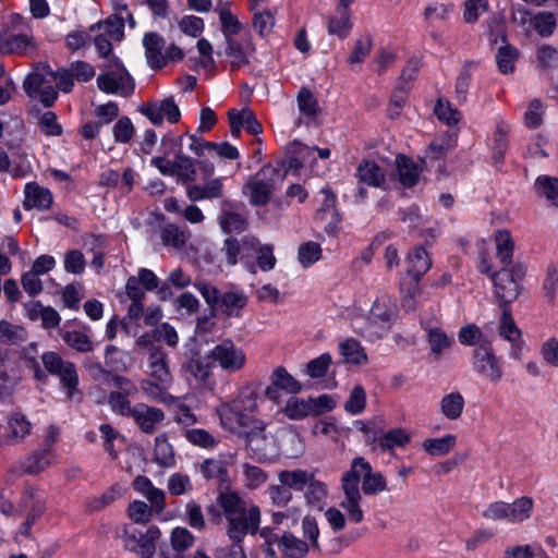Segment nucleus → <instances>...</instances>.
Instances as JSON below:
<instances>
[{
    "label": "nucleus",
    "instance_id": "f257e3e1",
    "mask_svg": "<svg viewBox=\"0 0 558 558\" xmlns=\"http://www.w3.org/2000/svg\"><path fill=\"white\" fill-rule=\"evenodd\" d=\"M256 399L252 391L242 392L236 399L217 408L221 426L243 437L252 450H259V441L266 439V423L250 415L257 409Z\"/></svg>",
    "mask_w": 558,
    "mask_h": 558
},
{
    "label": "nucleus",
    "instance_id": "f03ea898",
    "mask_svg": "<svg viewBox=\"0 0 558 558\" xmlns=\"http://www.w3.org/2000/svg\"><path fill=\"white\" fill-rule=\"evenodd\" d=\"M29 350L37 353L36 343H31L23 350V360L26 368L32 369L34 378L38 381H46L48 374L59 377L62 389L68 399L81 396L77 388L78 374L74 363L64 361L57 352L47 351L41 355L44 369L40 367L37 356H29Z\"/></svg>",
    "mask_w": 558,
    "mask_h": 558
},
{
    "label": "nucleus",
    "instance_id": "7ed1b4c3",
    "mask_svg": "<svg viewBox=\"0 0 558 558\" xmlns=\"http://www.w3.org/2000/svg\"><path fill=\"white\" fill-rule=\"evenodd\" d=\"M147 355L148 378L143 380L142 389L156 401L171 403L173 397L168 390L172 385V376L168 366L167 352L159 345L150 344L147 348Z\"/></svg>",
    "mask_w": 558,
    "mask_h": 558
},
{
    "label": "nucleus",
    "instance_id": "20e7f679",
    "mask_svg": "<svg viewBox=\"0 0 558 558\" xmlns=\"http://www.w3.org/2000/svg\"><path fill=\"white\" fill-rule=\"evenodd\" d=\"M396 318V313L383 302H374L368 316L356 317L352 320L355 333L369 342H375L385 337L390 330Z\"/></svg>",
    "mask_w": 558,
    "mask_h": 558
},
{
    "label": "nucleus",
    "instance_id": "39448f33",
    "mask_svg": "<svg viewBox=\"0 0 558 558\" xmlns=\"http://www.w3.org/2000/svg\"><path fill=\"white\" fill-rule=\"evenodd\" d=\"M259 537L264 541L260 545L264 553L271 557L281 554L286 558H302L310 553L314 554L313 548L305 539H301L288 531L279 536L271 527L265 526L262 527Z\"/></svg>",
    "mask_w": 558,
    "mask_h": 558
},
{
    "label": "nucleus",
    "instance_id": "423d86ee",
    "mask_svg": "<svg viewBox=\"0 0 558 558\" xmlns=\"http://www.w3.org/2000/svg\"><path fill=\"white\" fill-rule=\"evenodd\" d=\"M194 287L210 307L211 317H215V312L219 310L229 317H240L241 311L247 304V296L240 290L221 293L215 286L205 281H198Z\"/></svg>",
    "mask_w": 558,
    "mask_h": 558
},
{
    "label": "nucleus",
    "instance_id": "0eeeda50",
    "mask_svg": "<svg viewBox=\"0 0 558 558\" xmlns=\"http://www.w3.org/2000/svg\"><path fill=\"white\" fill-rule=\"evenodd\" d=\"M526 267L521 264L513 266L502 267L499 271L490 275L494 287L495 295L498 299L500 306H509L521 293V280L525 276Z\"/></svg>",
    "mask_w": 558,
    "mask_h": 558
},
{
    "label": "nucleus",
    "instance_id": "6e6552de",
    "mask_svg": "<svg viewBox=\"0 0 558 558\" xmlns=\"http://www.w3.org/2000/svg\"><path fill=\"white\" fill-rule=\"evenodd\" d=\"M275 177L283 180L279 168L267 165L260 169L255 178L248 180L243 186V192L248 196L250 203L254 206L266 205L275 190Z\"/></svg>",
    "mask_w": 558,
    "mask_h": 558
},
{
    "label": "nucleus",
    "instance_id": "1a4fd4ad",
    "mask_svg": "<svg viewBox=\"0 0 558 558\" xmlns=\"http://www.w3.org/2000/svg\"><path fill=\"white\" fill-rule=\"evenodd\" d=\"M532 508L533 500L529 497H521L511 504L504 501L492 502L483 511L482 515L493 521L506 520L511 523H518L530 518Z\"/></svg>",
    "mask_w": 558,
    "mask_h": 558
},
{
    "label": "nucleus",
    "instance_id": "9d476101",
    "mask_svg": "<svg viewBox=\"0 0 558 558\" xmlns=\"http://www.w3.org/2000/svg\"><path fill=\"white\" fill-rule=\"evenodd\" d=\"M472 369L481 378L498 384L504 375L502 363L489 343H482L473 350Z\"/></svg>",
    "mask_w": 558,
    "mask_h": 558
},
{
    "label": "nucleus",
    "instance_id": "9b49d317",
    "mask_svg": "<svg viewBox=\"0 0 558 558\" xmlns=\"http://www.w3.org/2000/svg\"><path fill=\"white\" fill-rule=\"evenodd\" d=\"M160 535V530L156 525H150L145 533L129 525L122 529L124 547L143 558H150L154 555Z\"/></svg>",
    "mask_w": 558,
    "mask_h": 558
},
{
    "label": "nucleus",
    "instance_id": "f8f14e48",
    "mask_svg": "<svg viewBox=\"0 0 558 558\" xmlns=\"http://www.w3.org/2000/svg\"><path fill=\"white\" fill-rule=\"evenodd\" d=\"M211 362L227 373H236L246 364L245 352L230 339H225L208 351Z\"/></svg>",
    "mask_w": 558,
    "mask_h": 558
},
{
    "label": "nucleus",
    "instance_id": "ddd939ff",
    "mask_svg": "<svg viewBox=\"0 0 558 558\" xmlns=\"http://www.w3.org/2000/svg\"><path fill=\"white\" fill-rule=\"evenodd\" d=\"M240 513L228 522L227 534L233 542H242L246 535L259 534L262 530V512L256 504L251 501V505Z\"/></svg>",
    "mask_w": 558,
    "mask_h": 558
},
{
    "label": "nucleus",
    "instance_id": "4468645a",
    "mask_svg": "<svg viewBox=\"0 0 558 558\" xmlns=\"http://www.w3.org/2000/svg\"><path fill=\"white\" fill-rule=\"evenodd\" d=\"M98 88L106 94L128 97L134 93L135 84L126 69L117 62L113 68L97 77Z\"/></svg>",
    "mask_w": 558,
    "mask_h": 558
},
{
    "label": "nucleus",
    "instance_id": "2eb2a0df",
    "mask_svg": "<svg viewBox=\"0 0 558 558\" xmlns=\"http://www.w3.org/2000/svg\"><path fill=\"white\" fill-rule=\"evenodd\" d=\"M137 110L156 126H160L163 120L172 124L177 123L181 118L179 106L175 104L173 97H168L159 101L144 102Z\"/></svg>",
    "mask_w": 558,
    "mask_h": 558
},
{
    "label": "nucleus",
    "instance_id": "dca6fc26",
    "mask_svg": "<svg viewBox=\"0 0 558 558\" xmlns=\"http://www.w3.org/2000/svg\"><path fill=\"white\" fill-rule=\"evenodd\" d=\"M53 444L54 439H44L37 450H34L20 460L19 466L21 471L32 475L45 471L54 460V452L52 450Z\"/></svg>",
    "mask_w": 558,
    "mask_h": 558
},
{
    "label": "nucleus",
    "instance_id": "f3484780",
    "mask_svg": "<svg viewBox=\"0 0 558 558\" xmlns=\"http://www.w3.org/2000/svg\"><path fill=\"white\" fill-rule=\"evenodd\" d=\"M211 357L197 350H191L182 363L185 376L192 377L197 384H205L211 375Z\"/></svg>",
    "mask_w": 558,
    "mask_h": 558
},
{
    "label": "nucleus",
    "instance_id": "a211bd4d",
    "mask_svg": "<svg viewBox=\"0 0 558 558\" xmlns=\"http://www.w3.org/2000/svg\"><path fill=\"white\" fill-rule=\"evenodd\" d=\"M20 380L21 376L14 362L10 359L9 352L0 348V401L9 399L13 395Z\"/></svg>",
    "mask_w": 558,
    "mask_h": 558
},
{
    "label": "nucleus",
    "instance_id": "6ab92c4d",
    "mask_svg": "<svg viewBox=\"0 0 558 558\" xmlns=\"http://www.w3.org/2000/svg\"><path fill=\"white\" fill-rule=\"evenodd\" d=\"M33 428L32 423L26 415L21 411L12 412L7 420L5 437L1 440L2 447L13 446L24 441L31 434Z\"/></svg>",
    "mask_w": 558,
    "mask_h": 558
},
{
    "label": "nucleus",
    "instance_id": "aec40b11",
    "mask_svg": "<svg viewBox=\"0 0 558 558\" xmlns=\"http://www.w3.org/2000/svg\"><path fill=\"white\" fill-rule=\"evenodd\" d=\"M226 56L230 60L232 70H238L250 62V58L255 52V46L251 38H228L226 39Z\"/></svg>",
    "mask_w": 558,
    "mask_h": 558
},
{
    "label": "nucleus",
    "instance_id": "412c9836",
    "mask_svg": "<svg viewBox=\"0 0 558 558\" xmlns=\"http://www.w3.org/2000/svg\"><path fill=\"white\" fill-rule=\"evenodd\" d=\"M54 83V72L48 63L40 62L33 68L23 82V89L31 98H37L38 90Z\"/></svg>",
    "mask_w": 558,
    "mask_h": 558
},
{
    "label": "nucleus",
    "instance_id": "4be33fe9",
    "mask_svg": "<svg viewBox=\"0 0 558 558\" xmlns=\"http://www.w3.org/2000/svg\"><path fill=\"white\" fill-rule=\"evenodd\" d=\"M131 416L142 432L151 434L155 432L156 425L163 421L165 413L158 408L137 403L133 407Z\"/></svg>",
    "mask_w": 558,
    "mask_h": 558
},
{
    "label": "nucleus",
    "instance_id": "5701e85b",
    "mask_svg": "<svg viewBox=\"0 0 558 558\" xmlns=\"http://www.w3.org/2000/svg\"><path fill=\"white\" fill-rule=\"evenodd\" d=\"M24 202L23 206L26 210L38 209L47 210L53 203L51 192L47 187L40 186L36 182H28L24 189Z\"/></svg>",
    "mask_w": 558,
    "mask_h": 558
},
{
    "label": "nucleus",
    "instance_id": "b1692460",
    "mask_svg": "<svg viewBox=\"0 0 558 558\" xmlns=\"http://www.w3.org/2000/svg\"><path fill=\"white\" fill-rule=\"evenodd\" d=\"M401 307L405 312H414L418 305L425 300L421 286V279L405 278L400 284Z\"/></svg>",
    "mask_w": 558,
    "mask_h": 558
},
{
    "label": "nucleus",
    "instance_id": "393cba45",
    "mask_svg": "<svg viewBox=\"0 0 558 558\" xmlns=\"http://www.w3.org/2000/svg\"><path fill=\"white\" fill-rule=\"evenodd\" d=\"M366 471H369V462L363 457L354 458L350 470L345 471L341 477L343 493H361L360 482L364 480Z\"/></svg>",
    "mask_w": 558,
    "mask_h": 558
},
{
    "label": "nucleus",
    "instance_id": "a878e982",
    "mask_svg": "<svg viewBox=\"0 0 558 558\" xmlns=\"http://www.w3.org/2000/svg\"><path fill=\"white\" fill-rule=\"evenodd\" d=\"M257 244L258 240L254 236H244L242 240L230 236L225 240L221 252L225 254L227 263L233 266L240 258H243L246 251L255 248Z\"/></svg>",
    "mask_w": 558,
    "mask_h": 558
},
{
    "label": "nucleus",
    "instance_id": "bb28decb",
    "mask_svg": "<svg viewBox=\"0 0 558 558\" xmlns=\"http://www.w3.org/2000/svg\"><path fill=\"white\" fill-rule=\"evenodd\" d=\"M143 46L145 48V57L147 60V64L154 70H159L163 68V38L158 33H147L143 37Z\"/></svg>",
    "mask_w": 558,
    "mask_h": 558
},
{
    "label": "nucleus",
    "instance_id": "cd10ccee",
    "mask_svg": "<svg viewBox=\"0 0 558 558\" xmlns=\"http://www.w3.org/2000/svg\"><path fill=\"white\" fill-rule=\"evenodd\" d=\"M186 196L191 202L220 198L223 196L222 179L215 178L204 185H189L186 187Z\"/></svg>",
    "mask_w": 558,
    "mask_h": 558
},
{
    "label": "nucleus",
    "instance_id": "c85d7f7f",
    "mask_svg": "<svg viewBox=\"0 0 558 558\" xmlns=\"http://www.w3.org/2000/svg\"><path fill=\"white\" fill-rule=\"evenodd\" d=\"M219 17L221 25V33L225 39L233 38L242 31V24L239 19L231 11V3L229 1L218 2L214 9Z\"/></svg>",
    "mask_w": 558,
    "mask_h": 558
},
{
    "label": "nucleus",
    "instance_id": "c756f323",
    "mask_svg": "<svg viewBox=\"0 0 558 558\" xmlns=\"http://www.w3.org/2000/svg\"><path fill=\"white\" fill-rule=\"evenodd\" d=\"M217 504L229 522L232 518L240 515L251 502L246 501L239 493L226 490L219 494Z\"/></svg>",
    "mask_w": 558,
    "mask_h": 558
},
{
    "label": "nucleus",
    "instance_id": "7c9ffc66",
    "mask_svg": "<svg viewBox=\"0 0 558 558\" xmlns=\"http://www.w3.org/2000/svg\"><path fill=\"white\" fill-rule=\"evenodd\" d=\"M421 326L427 335V341L430 351L435 355H441L452 343L449 337L441 328L434 326L430 322L421 319Z\"/></svg>",
    "mask_w": 558,
    "mask_h": 558
},
{
    "label": "nucleus",
    "instance_id": "2f4dec72",
    "mask_svg": "<svg viewBox=\"0 0 558 558\" xmlns=\"http://www.w3.org/2000/svg\"><path fill=\"white\" fill-rule=\"evenodd\" d=\"M432 267V259L422 246L414 247L408 255V269L409 278L421 279Z\"/></svg>",
    "mask_w": 558,
    "mask_h": 558
},
{
    "label": "nucleus",
    "instance_id": "473e14b6",
    "mask_svg": "<svg viewBox=\"0 0 558 558\" xmlns=\"http://www.w3.org/2000/svg\"><path fill=\"white\" fill-rule=\"evenodd\" d=\"M36 48L34 38L26 34H12L1 39L0 50L4 53L27 54Z\"/></svg>",
    "mask_w": 558,
    "mask_h": 558
},
{
    "label": "nucleus",
    "instance_id": "72a5a7b5",
    "mask_svg": "<svg viewBox=\"0 0 558 558\" xmlns=\"http://www.w3.org/2000/svg\"><path fill=\"white\" fill-rule=\"evenodd\" d=\"M361 183L372 187H380L385 182V170L373 160H363L356 169Z\"/></svg>",
    "mask_w": 558,
    "mask_h": 558
},
{
    "label": "nucleus",
    "instance_id": "f704fd0d",
    "mask_svg": "<svg viewBox=\"0 0 558 558\" xmlns=\"http://www.w3.org/2000/svg\"><path fill=\"white\" fill-rule=\"evenodd\" d=\"M464 404L463 396L458 391H452L440 399L439 408L447 420L456 421L461 417Z\"/></svg>",
    "mask_w": 558,
    "mask_h": 558
},
{
    "label": "nucleus",
    "instance_id": "c9c22d12",
    "mask_svg": "<svg viewBox=\"0 0 558 558\" xmlns=\"http://www.w3.org/2000/svg\"><path fill=\"white\" fill-rule=\"evenodd\" d=\"M399 181L404 187L414 186L420 178L417 165L410 158L399 155L396 159Z\"/></svg>",
    "mask_w": 558,
    "mask_h": 558
},
{
    "label": "nucleus",
    "instance_id": "e433bc0d",
    "mask_svg": "<svg viewBox=\"0 0 558 558\" xmlns=\"http://www.w3.org/2000/svg\"><path fill=\"white\" fill-rule=\"evenodd\" d=\"M289 420L300 421L313 414V402L310 399L290 397L280 410Z\"/></svg>",
    "mask_w": 558,
    "mask_h": 558
},
{
    "label": "nucleus",
    "instance_id": "4c0bfd02",
    "mask_svg": "<svg viewBox=\"0 0 558 558\" xmlns=\"http://www.w3.org/2000/svg\"><path fill=\"white\" fill-rule=\"evenodd\" d=\"M496 257L504 265L509 267L512 262L514 242L509 231L499 230L495 234Z\"/></svg>",
    "mask_w": 558,
    "mask_h": 558
},
{
    "label": "nucleus",
    "instance_id": "58836bf2",
    "mask_svg": "<svg viewBox=\"0 0 558 558\" xmlns=\"http://www.w3.org/2000/svg\"><path fill=\"white\" fill-rule=\"evenodd\" d=\"M312 474L302 469L282 470L278 473V481L290 490H303Z\"/></svg>",
    "mask_w": 558,
    "mask_h": 558
},
{
    "label": "nucleus",
    "instance_id": "ea45409f",
    "mask_svg": "<svg viewBox=\"0 0 558 558\" xmlns=\"http://www.w3.org/2000/svg\"><path fill=\"white\" fill-rule=\"evenodd\" d=\"M99 432L104 440V450L111 457V459H118L119 448L117 449L116 447L124 445V436L114 429L110 424H101L99 426Z\"/></svg>",
    "mask_w": 558,
    "mask_h": 558
},
{
    "label": "nucleus",
    "instance_id": "a19ab883",
    "mask_svg": "<svg viewBox=\"0 0 558 558\" xmlns=\"http://www.w3.org/2000/svg\"><path fill=\"white\" fill-rule=\"evenodd\" d=\"M60 336L64 343L71 349L81 352L88 353L94 350V344L89 336L80 330H62Z\"/></svg>",
    "mask_w": 558,
    "mask_h": 558
},
{
    "label": "nucleus",
    "instance_id": "79ce46f5",
    "mask_svg": "<svg viewBox=\"0 0 558 558\" xmlns=\"http://www.w3.org/2000/svg\"><path fill=\"white\" fill-rule=\"evenodd\" d=\"M340 354L345 363L362 365L367 362V355L361 343L352 338L344 340L339 345Z\"/></svg>",
    "mask_w": 558,
    "mask_h": 558
},
{
    "label": "nucleus",
    "instance_id": "37998d69",
    "mask_svg": "<svg viewBox=\"0 0 558 558\" xmlns=\"http://www.w3.org/2000/svg\"><path fill=\"white\" fill-rule=\"evenodd\" d=\"M270 381L287 393L296 395L302 390L301 383L282 366L274 369Z\"/></svg>",
    "mask_w": 558,
    "mask_h": 558
},
{
    "label": "nucleus",
    "instance_id": "c03bdc74",
    "mask_svg": "<svg viewBox=\"0 0 558 558\" xmlns=\"http://www.w3.org/2000/svg\"><path fill=\"white\" fill-rule=\"evenodd\" d=\"M154 461L162 468H173L175 456L171 444L163 436L155 439Z\"/></svg>",
    "mask_w": 558,
    "mask_h": 558
},
{
    "label": "nucleus",
    "instance_id": "a18cd8bd",
    "mask_svg": "<svg viewBox=\"0 0 558 558\" xmlns=\"http://www.w3.org/2000/svg\"><path fill=\"white\" fill-rule=\"evenodd\" d=\"M456 436L452 434L444 435L439 438H428L423 441V449L433 457H441L451 451L456 445Z\"/></svg>",
    "mask_w": 558,
    "mask_h": 558
},
{
    "label": "nucleus",
    "instance_id": "49530a36",
    "mask_svg": "<svg viewBox=\"0 0 558 558\" xmlns=\"http://www.w3.org/2000/svg\"><path fill=\"white\" fill-rule=\"evenodd\" d=\"M199 472L206 480H218L220 482L226 481L228 476L227 462L221 459H206L199 466Z\"/></svg>",
    "mask_w": 558,
    "mask_h": 558
},
{
    "label": "nucleus",
    "instance_id": "de8ad7c7",
    "mask_svg": "<svg viewBox=\"0 0 558 558\" xmlns=\"http://www.w3.org/2000/svg\"><path fill=\"white\" fill-rule=\"evenodd\" d=\"M411 440L410 435L403 428H392L385 433L379 439L378 445L384 451H391L397 447H405Z\"/></svg>",
    "mask_w": 558,
    "mask_h": 558
},
{
    "label": "nucleus",
    "instance_id": "09e8293b",
    "mask_svg": "<svg viewBox=\"0 0 558 558\" xmlns=\"http://www.w3.org/2000/svg\"><path fill=\"white\" fill-rule=\"evenodd\" d=\"M499 336L509 342L519 341L522 338L521 330L517 327L509 306L502 307L500 324L498 328Z\"/></svg>",
    "mask_w": 558,
    "mask_h": 558
},
{
    "label": "nucleus",
    "instance_id": "8fccbe9b",
    "mask_svg": "<svg viewBox=\"0 0 558 558\" xmlns=\"http://www.w3.org/2000/svg\"><path fill=\"white\" fill-rule=\"evenodd\" d=\"M519 57L517 48L509 44H505L498 48L496 53V63L498 70L502 74L512 73L514 70L515 61Z\"/></svg>",
    "mask_w": 558,
    "mask_h": 558
},
{
    "label": "nucleus",
    "instance_id": "3c124183",
    "mask_svg": "<svg viewBox=\"0 0 558 558\" xmlns=\"http://www.w3.org/2000/svg\"><path fill=\"white\" fill-rule=\"evenodd\" d=\"M190 238L187 230L175 225H167L161 231V240L165 245L174 248H183Z\"/></svg>",
    "mask_w": 558,
    "mask_h": 558
},
{
    "label": "nucleus",
    "instance_id": "603ef678",
    "mask_svg": "<svg viewBox=\"0 0 558 558\" xmlns=\"http://www.w3.org/2000/svg\"><path fill=\"white\" fill-rule=\"evenodd\" d=\"M535 190L554 206H558V178L541 175L536 179Z\"/></svg>",
    "mask_w": 558,
    "mask_h": 558
},
{
    "label": "nucleus",
    "instance_id": "864d4df0",
    "mask_svg": "<svg viewBox=\"0 0 558 558\" xmlns=\"http://www.w3.org/2000/svg\"><path fill=\"white\" fill-rule=\"evenodd\" d=\"M174 175L182 183L193 182L196 180V168L191 157L179 154L175 157Z\"/></svg>",
    "mask_w": 558,
    "mask_h": 558
},
{
    "label": "nucleus",
    "instance_id": "5fc2aeb1",
    "mask_svg": "<svg viewBox=\"0 0 558 558\" xmlns=\"http://www.w3.org/2000/svg\"><path fill=\"white\" fill-rule=\"evenodd\" d=\"M322 253L323 251L319 243L314 241L305 242L301 244L298 250L299 263L304 268H307L322 258Z\"/></svg>",
    "mask_w": 558,
    "mask_h": 558
},
{
    "label": "nucleus",
    "instance_id": "6e6d98bb",
    "mask_svg": "<svg viewBox=\"0 0 558 558\" xmlns=\"http://www.w3.org/2000/svg\"><path fill=\"white\" fill-rule=\"evenodd\" d=\"M37 124L40 132L46 136H60L63 133V128L58 122L57 114L52 111L38 112Z\"/></svg>",
    "mask_w": 558,
    "mask_h": 558
},
{
    "label": "nucleus",
    "instance_id": "4d7b16f0",
    "mask_svg": "<svg viewBox=\"0 0 558 558\" xmlns=\"http://www.w3.org/2000/svg\"><path fill=\"white\" fill-rule=\"evenodd\" d=\"M344 499L340 502V507L344 509L354 523H360L364 519L363 510L360 507L362 500L361 493H343Z\"/></svg>",
    "mask_w": 558,
    "mask_h": 558
},
{
    "label": "nucleus",
    "instance_id": "13d9d810",
    "mask_svg": "<svg viewBox=\"0 0 558 558\" xmlns=\"http://www.w3.org/2000/svg\"><path fill=\"white\" fill-rule=\"evenodd\" d=\"M344 499L340 502V507L344 509L354 523H360L364 519L363 510L360 507L362 500L361 493H343Z\"/></svg>",
    "mask_w": 558,
    "mask_h": 558
},
{
    "label": "nucleus",
    "instance_id": "bf43d9fd",
    "mask_svg": "<svg viewBox=\"0 0 558 558\" xmlns=\"http://www.w3.org/2000/svg\"><path fill=\"white\" fill-rule=\"evenodd\" d=\"M256 254V264L262 271H270L276 267L277 258L274 254L271 244H260L258 242L255 248H251Z\"/></svg>",
    "mask_w": 558,
    "mask_h": 558
},
{
    "label": "nucleus",
    "instance_id": "052dcab7",
    "mask_svg": "<svg viewBox=\"0 0 558 558\" xmlns=\"http://www.w3.org/2000/svg\"><path fill=\"white\" fill-rule=\"evenodd\" d=\"M387 483L380 472H373L369 464V471H366L364 480L362 481V489L365 495H376L386 490Z\"/></svg>",
    "mask_w": 558,
    "mask_h": 558
},
{
    "label": "nucleus",
    "instance_id": "680f3d73",
    "mask_svg": "<svg viewBox=\"0 0 558 558\" xmlns=\"http://www.w3.org/2000/svg\"><path fill=\"white\" fill-rule=\"evenodd\" d=\"M373 47V38L371 35H362L355 40L354 48L351 54L348 57V63L360 64L369 54Z\"/></svg>",
    "mask_w": 558,
    "mask_h": 558
},
{
    "label": "nucleus",
    "instance_id": "e2e57ef3",
    "mask_svg": "<svg viewBox=\"0 0 558 558\" xmlns=\"http://www.w3.org/2000/svg\"><path fill=\"white\" fill-rule=\"evenodd\" d=\"M305 487V500L312 506H318L326 498L328 493L327 485L320 481H316L314 474H312L311 481L306 483Z\"/></svg>",
    "mask_w": 558,
    "mask_h": 558
},
{
    "label": "nucleus",
    "instance_id": "0e129e2a",
    "mask_svg": "<svg viewBox=\"0 0 558 558\" xmlns=\"http://www.w3.org/2000/svg\"><path fill=\"white\" fill-rule=\"evenodd\" d=\"M301 514V508L288 506L284 510L271 512V522L274 525H286L287 527H292L298 524Z\"/></svg>",
    "mask_w": 558,
    "mask_h": 558
},
{
    "label": "nucleus",
    "instance_id": "69168bd1",
    "mask_svg": "<svg viewBox=\"0 0 558 558\" xmlns=\"http://www.w3.org/2000/svg\"><path fill=\"white\" fill-rule=\"evenodd\" d=\"M366 405V392L361 385L352 388L348 400L344 403V409L352 415L362 413Z\"/></svg>",
    "mask_w": 558,
    "mask_h": 558
},
{
    "label": "nucleus",
    "instance_id": "338daca9",
    "mask_svg": "<svg viewBox=\"0 0 558 558\" xmlns=\"http://www.w3.org/2000/svg\"><path fill=\"white\" fill-rule=\"evenodd\" d=\"M270 504L277 508H286L293 499L292 492L281 483L270 485L267 488Z\"/></svg>",
    "mask_w": 558,
    "mask_h": 558
},
{
    "label": "nucleus",
    "instance_id": "774afa93",
    "mask_svg": "<svg viewBox=\"0 0 558 558\" xmlns=\"http://www.w3.org/2000/svg\"><path fill=\"white\" fill-rule=\"evenodd\" d=\"M63 267L68 274L82 275L85 271L86 259L80 250H70L64 254Z\"/></svg>",
    "mask_w": 558,
    "mask_h": 558
}]
</instances>
